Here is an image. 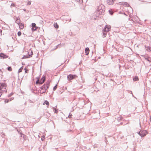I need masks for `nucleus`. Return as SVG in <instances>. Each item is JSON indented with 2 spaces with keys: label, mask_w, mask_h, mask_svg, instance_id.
Instances as JSON below:
<instances>
[{
  "label": "nucleus",
  "mask_w": 151,
  "mask_h": 151,
  "mask_svg": "<svg viewBox=\"0 0 151 151\" xmlns=\"http://www.w3.org/2000/svg\"><path fill=\"white\" fill-rule=\"evenodd\" d=\"M104 6L103 5L101 4L99 6L93 14V18L95 19L100 15L102 14L104 11Z\"/></svg>",
  "instance_id": "1"
},
{
  "label": "nucleus",
  "mask_w": 151,
  "mask_h": 151,
  "mask_svg": "<svg viewBox=\"0 0 151 151\" xmlns=\"http://www.w3.org/2000/svg\"><path fill=\"white\" fill-rule=\"evenodd\" d=\"M6 84L5 83L1 84L0 86V93H1L4 91L6 92Z\"/></svg>",
  "instance_id": "2"
},
{
  "label": "nucleus",
  "mask_w": 151,
  "mask_h": 151,
  "mask_svg": "<svg viewBox=\"0 0 151 151\" xmlns=\"http://www.w3.org/2000/svg\"><path fill=\"white\" fill-rule=\"evenodd\" d=\"M50 86V82H47L43 86L40 87V89H43L47 90Z\"/></svg>",
  "instance_id": "3"
},
{
  "label": "nucleus",
  "mask_w": 151,
  "mask_h": 151,
  "mask_svg": "<svg viewBox=\"0 0 151 151\" xmlns=\"http://www.w3.org/2000/svg\"><path fill=\"white\" fill-rule=\"evenodd\" d=\"M147 133V132L146 130H143L140 131L138 134L142 137H143L145 136Z\"/></svg>",
  "instance_id": "4"
},
{
  "label": "nucleus",
  "mask_w": 151,
  "mask_h": 151,
  "mask_svg": "<svg viewBox=\"0 0 151 151\" xmlns=\"http://www.w3.org/2000/svg\"><path fill=\"white\" fill-rule=\"evenodd\" d=\"M76 77V76L75 75L69 74L67 76V79L68 80L70 81L75 78Z\"/></svg>",
  "instance_id": "5"
},
{
  "label": "nucleus",
  "mask_w": 151,
  "mask_h": 151,
  "mask_svg": "<svg viewBox=\"0 0 151 151\" xmlns=\"http://www.w3.org/2000/svg\"><path fill=\"white\" fill-rule=\"evenodd\" d=\"M111 27L109 25H106L105 27H104L103 30H104L105 31L108 32L109 30H110Z\"/></svg>",
  "instance_id": "6"
},
{
  "label": "nucleus",
  "mask_w": 151,
  "mask_h": 151,
  "mask_svg": "<svg viewBox=\"0 0 151 151\" xmlns=\"http://www.w3.org/2000/svg\"><path fill=\"white\" fill-rule=\"evenodd\" d=\"M28 54H29V52H28ZM33 54V52H32V51H31V54H30L31 55L28 54V55H24L23 56V57L22 58L25 59V58H29L30 57L31 55H32Z\"/></svg>",
  "instance_id": "7"
},
{
  "label": "nucleus",
  "mask_w": 151,
  "mask_h": 151,
  "mask_svg": "<svg viewBox=\"0 0 151 151\" xmlns=\"http://www.w3.org/2000/svg\"><path fill=\"white\" fill-rule=\"evenodd\" d=\"M0 57L2 59L6 58L8 57L7 56L5 55L3 53H1L0 54Z\"/></svg>",
  "instance_id": "8"
},
{
  "label": "nucleus",
  "mask_w": 151,
  "mask_h": 151,
  "mask_svg": "<svg viewBox=\"0 0 151 151\" xmlns=\"http://www.w3.org/2000/svg\"><path fill=\"white\" fill-rule=\"evenodd\" d=\"M115 0H107V4L109 5H112L114 4Z\"/></svg>",
  "instance_id": "9"
},
{
  "label": "nucleus",
  "mask_w": 151,
  "mask_h": 151,
  "mask_svg": "<svg viewBox=\"0 0 151 151\" xmlns=\"http://www.w3.org/2000/svg\"><path fill=\"white\" fill-rule=\"evenodd\" d=\"M45 80V76L42 77L40 81V84H42Z\"/></svg>",
  "instance_id": "10"
},
{
  "label": "nucleus",
  "mask_w": 151,
  "mask_h": 151,
  "mask_svg": "<svg viewBox=\"0 0 151 151\" xmlns=\"http://www.w3.org/2000/svg\"><path fill=\"white\" fill-rule=\"evenodd\" d=\"M85 54L87 55L88 54L89 52V48L88 47H86L85 49Z\"/></svg>",
  "instance_id": "11"
},
{
  "label": "nucleus",
  "mask_w": 151,
  "mask_h": 151,
  "mask_svg": "<svg viewBox=\"0 0 151 151\" xmlns=\"http://www.w3.org/2000/svg\"><path fill=\"white\" fill-rule=\"evenodd\" d=\"M121 4L127 7L129 6V5L127 3V2H122Z\"/></svg>",
  "instance_id": "12"
},
{
  "label": "nucleus",
  "mask_w": 151,
  "mask_h": 151,
  "mask_svg": "<svg viewBox=\"0 0 151 151\" xmlns=\"http://www.w3.org/2000/svg\"><path fill=\"white\" fill-rule=\"evenodd\" d=\"M15 22L19 25L21 23V20L20 19L17 17V18L16 19Z\"/></svg>",
  "instance_id": "13"
},
{
  "label": "nucleus",
  "mask_w": 151,
  "mask_h": 151,
  "mask_svg": "<svg viewBox=\"0 0 151 151\" xmlns=\"http://www.w3.org/2000/svg\"><path fill=\"white\" fill-rule=\"evenodd\" d=\"M146 50L148 51H151V47L150 46H145Z\"/></svg>",
  "instance_id": "14"
},
{
  "label": "nucleus",
  "mask_w": 151,
  "mask_h": 151,
  "mask_svg": "<svg viewBox=\"0 0 151 151\" xmlns=\"http://www.w3.org/2000/svg\"><path fill=\"white\" fill-rule=\"evenodd\" d=\"M18 25L19 26V27L20 29H23L24 27V24L23 23H21L19 24Z\"/></svg>",
  "instance_id": "15"
},
{
  "label": "nucleus",
  "mask_w": 151,
  "mask_h": 151,
  "mask_svg": "<svg viewBox=\"0 0 151 151\" xmlns=\"http://www.w3.org/2000/svg\"><path fill=\"white\" fill-rule=\"evenodd\" d=\"M145 59L147 61H148L150 63L151 62V58L148 57H146L145 58Z\"/></svg>",
  "instance_id": "16"
},
{
  "label": "nucleus",
  "mask_w": 151,
  "mask_h": 151,
  "mask_svg": "<svg viewBox=\"0 0 151 151\" xmlns=\"http://www.w3.org/2000/svg\"><path fill=\"white\" fill-rule=\"evenodd\" d=\"M102 32H103V37H105L106 36V32H107L105 31L104 30H103Z\"/></svg>",
  "instance_id": "17"
},
{
  "label": "nucleus",
  "mask_w": 151,
  "mask_h": 151,
  "mask_svg": "<svg viewBox=\"0 0 151 151\" xmlns=\"http://www.w3.org/2000/svg\"><path fill=\"white\" fill-rule=\"evenodd\" d=\"M40 93H45L46 91V90L43 89H40Z\"/></svg>",
  "instance_id": "18"
},
{
  "label": "nucleus",
  "mask_w": 151,
  "mask_h": 151,
  "mask_svg": "<svg viewBox=\"0 0 151 151\" xmlns=\"http://www.w3.org/2000/svg\"><path fill=\"white\" fill-rule=\"evenodd\" d=\"M54 27L56 29H58L59 27V26L58 24L56 23L54 24Z\"/></svg>",
  "instance_id": "19"
},
{
  "label": "nucleus",
  "mask_w": 151,
  "mask_h": 151,
  "mask_svg": "<svg viewBox=\"0 0 151 151\" xmlns=\"http://www.w3.org/2000/svg\"><path fill=\"white\" fill-rule=\"evenodd\" d=\"M138 78L137 76H135L134 78H133V80L134 81H137L138 80Z\"/></svg>",
  "instance_id": "20"
},
{
  "label": "nucleus",
  "mask_w": 151,
  "mask_h": 151,
  "mask_svg": "<svg viewBox=\"0 0 151 151\" xmlns=\"http://www.w3.org/2000/svg\"><path fill=\"white\" fill-rule=\"evenodd\" d=\"M49 102H48L46 100L43 103V104H46V105H49Z\"/></svg>",
  "instance_id": "21"
},
{
  "label": "nucleus",
  "mask_w": 151,
  "mask_h": 151,
  "mask_svg": "<svg viewBox=\"0 0 151 151\" xmlns=\"http://www.w3.org/2000/svg\"><path fill=\"white\" fill-rule=\"evenodd\" d=\"M32 27H35V28H37V27H36V24L35 23H32Z\"/></svg>",
  "instance_id": "22"
},
{
  "label": "nucleus",
  "mask_w": 151,
  "mask_h": 151,
  "mask_svg": "<svg viewBox=\"0 0 151 151\" xmlns=\"http://www.w3.org/2000/svg\"><path fill=\"white\" fill-rule=\"evenodd\" d=\"M22 69H23V67H22L19 70L18 72L20 73V72H21L22 71Z\"/></svg>",
  "instance_id": "23"
},
{
  "label": "nucleus",
  "mask_w": 151,
  "mask_h": 151,
  "mask_svg": "<svg viewBox=\"0 0 151 151\" xmlns=\"http://www.w3.org/2000/svg\"><path fill=\"white\" fill-rule=\"evenodd\" d=\"M7 69L9 71H12V69L11 67H8L7 68Z\"/></svg>",
  "instance_id": "24"
},
{
  "label": "nucleus",
  "mask_w": 151,
  "mask_h": 151,
  "mask_svg": "<svg viewBox=\"0 0 151 151\" xmlns=\"http://www.w3.org/2000/svg\"><path fill=\"white\" fill-rule=\"evenodd\" d=\"M57 84H56L54 87V88H53V91H55L56 90V88H57Z\"/></svg>",
  "instance_id": "25"
},
{
  "label": "nucleus",
  "mask_w": 151,
  "mask_h": 151,
  "mask_svg": "<svg viewBox=\"0 0 151 151\" xmlns=\"http://www.w3.org/2000/svg\"><path fill=\"white\" fill-rule=\"evenodd\" d=\"M15 4L14 3H12L10 7L12 8V7H15Z\"/></svg>",
  "instance_id": "26"
},
{
  "label": "nucleus",
  "mask_w": 151,
  "mask_h": 151,
  "mask_svg": "<svg viewBox=\"0 0 151 151\" xmlns=\"http://www.w3.org/2000/svg\"><path fill=\"white\" fill-rule=\"evenodd\" d=\"M11 100H9V99H6L4 101L5 103H8L9 101H10Z\"/></svg>",
  "instance_id": "27"
},
{
  "label": "nucleus",
  "mask_w": 151,
  "mask_h": 151,
  "mask_svg": "<svg viewBox=\"0 0 151 151\" xmlns=\"http://www.w3.org/2000/svg\"><path fill=\"white\" fill-rule=\"evenodd\" d=\"M109 12L111 15H112L113 14V12L109 10Z\"/></svg>",
  "instance_id": "28"
},
{
  "label": "nucleus",
  "mask_w": 151,
  "mask_h": 151,
  "mask_svg": "<svg viewBox=\"0 0 151 151\" xmlns=\"http://www.w3.org/2000/svg\"><path fill=\"white\" fill-rule=\"evenodd\" d=\"M21 32L20 31L18 32L17 33V35L19 36H20L21 35Z\"/></svg>",
  "instance_id": "29"
},
{
  "label": "nucleus",
  "mask_w": 151,
  "mask_h": 151,
  "mask_svg": "<svg viewBox=\"0 0 151 151\" xmlns=\"http://www.w3.org/2000/svg\"><path fill=\"white\" fill-rule=\"evenodd\" d=\"M53 110L55 111V112L57 113L58 112L57 110L54 108H53Z\"/></svg>",
  "instance_id": "30"
},
{
  "label": "nucleus",
  "mask_w": 151,
  "mask_h": 151,
  "mask_svg": "<svg viewBox=\"0 0 151 151\" xmlns=\"http://www.w3.org/2000/svg\"><path fill=\"white\" fill-rule=\"evenodd\" d=\"M37 28H35V27H32V30H35Z\"/></svg>",
  "instance_id": "31"
},
{
  "label": "nucleus",
  "mask_w": 151,
  "mask_h": 151,
  "mask_svg": "<svg viewBox=\"0 0 151 151\" xmlns=\"http://www.w3.org/2000/svg\"><path fill=\"white\" fill-rule=\"evenodd\" d=\"M31 1H28V2H27V5H30L31 4Z\"/></svg>",
  "instance_id": "32"
},
{
  "label": "nucleus",
  "mask_w": 151,
  "mask_h": 151,
  "mask_svg": "<svg viewBox=\"0 0 151 151\" xmlns=\"http://www.w3.org/2000/svg\"><path fill=\"white\" fill-rule=\"evenodd\" d=\"M72 114H70V113L69 114V115H68V117L69 118H70L72 117Z\"/></svg>",
  "instance_id": "33"
},
{
  "label": "nucleus",
  "mask_w": 151,
  "mask_h": 151,
  "mask_svg": "<svg viewBox=\"0 0 151 151\" xmlns=\"http://www.w3.org/2000/svg\"><path fill=\"white\" fill-rule=\"evenodd\" d=\"M36 84L39 83L40 84V81H39V79H38L37 81L36 82Z\"/></svg>",
  "instance_id": "34"
},
{
  "label": "nucleus",
  "mask_w": 151,
  "mask_h": 151,
  "mask_svg": "<svg viewBox=\"0 0 151 151\" xmlns=\"http://www.w3.org/2000/svg\"><path fill=\"white\" fill-rule=\"evenodd\" d=\"M117 120H121V118L120 117H118L117 118Z\"/></svg>",
  "instance_id": "35"
},
{
  "label": "nucleus",
  "mask_w": 151,
  "mask_h": 151,
  "mask_svg": "<svg viewBox=\"0 0 151 151\" xmlns=\"http://www.w3.org/2000/svg\"><path fill=\"white\" fill-rule=\"evenodd\" d=\"M45 139V137L43 136L41 138V140L42 141H43Z\"/></svg>",
  "instance_id": "36"
},
{
  "label": "nucleus",
  "mask_w": 151,
  "mask_h": 151,
  "mask_svg": "<svg viewBox=\"0 0 151 151\" xmlns=\"http://www.w3.org/2000/svg\"><path fill=\"white\" fill-rule=\"evenodd\" d=\"M12 94H13L12 93H11L8 95V96H9V97L11 96Z\"/></svg>",
  "instance_id": "37"
},
{
  "label": "nucleus",
  "mask_w": 151,
  "mask_h": 151,
  "mask_svg": "<svg viewBox=\"0 0 151 151\" xmlns=\"http://www.w3.org/2000/svg\"><path fill=\"white\" fill-rule=\"evenodd\" d=\"M2 30L1 29H0V33H1V35H2Z\"/></svg>",
  "instance_id": "38"
},
{
  "label": "nucleus",
  "mask_w": 151,
  "mask_h": 151,
  "mask_svg": "<svg viewBox=\"0 0 151 151\" xmlns=\"http://www.w3.org/2000/svg\"><path fill=\"white\" fill-rule=\"evenodd\" d=\"M119 14H123V13L121 12H119Z\"/></svg>",
  "instance_id": "39"
},
{
  "label": "nucleus",
  "mask_w": 151,
  "mask_h": 151,
  "mask_svg": "<svg viewBox=\"0 0 151 151\" xmlns=\"http://www.w3.org/2000/svg\"><path fill=\"white\" fill-rule=\"evenodd\" d=\"M24 70H25V73H27V71H28V70H26V68H25L24 69Z\"/></svg>",
  "instance_id": "40"
},
{
  "label": "nucleus",
  "mask_w": 151,
  "mask_h": 151,
  "mask_svg": "<svg viewBox=\"0 0 151 151\" xmlns=\"http://www.w3.org/2000/svg\"><path fill=\"white\" fill-rule=\"evenodd\" d=\"M22 10H23L25 12L26 11V10L25 9H22Z\"/></svg>",
  "instance_id": "41"
},
{
  "label": "nucleus",
  "mask_w": 151,
  "mask_h": 151,
  "mask_svg": "<svg viewBox=\"0 0 151 151\" xmlns=\"http://www.w3.org/2000/svg\"><path fill=\"white\" fill-rule=\"evenodd\" d=\"M150 120L151 122V116H150Z\"/></svg>",
  "instance_id": "42"
},
{
  "label": "nucleus",
  "mask_w": 151,
  "mask_h": 151,
  "mask_svg": "<svg viewBox=\"0 0 151 151\" xmlns=\"http://www.w3.org/2000/svg\"><path fill=\"white\" fill-rule=\"evenodd\" d=\"M123 14H124V15H125L126 16H127V15L126 14L124 13H123Z\"/></svg>",
  "instance_id": "43"
},
{
  "label": "nucleus",
  "mask_w": 151,
  "mask_h": 151,
  "mask_svg": "<svg viewBox=\"0 0 151 151\" xmlns=\"http://www.w3.org/2000/svg\"><path fill=\"white\" fill-rule=\"evenodd\" d=\"M1 95H2V94L0 93V97L1 96Z\"/></svg>",
  "instance_id": "44"
}]
</instances>
